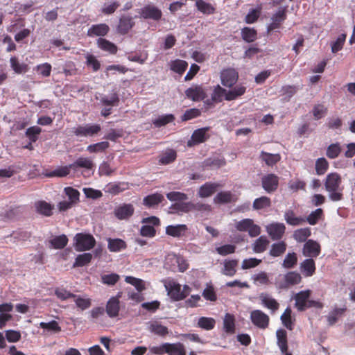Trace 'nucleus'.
<instances>
[{
	"instance_id": "nucleus-1",
	"label": "nucleus",
	"mask_w": 355,
	"mask_h": 355,
	"mask_svg": "<svg viewBox=\"0 0 355 355\" xmlns=\"http://www.w3.org/2000/svg\"><path fill=\"white\" fill-rule=\"evenodd\" d=\"M326 191L329 193V198L334 202L343 199V187L342 179L338 173H329L324 181Z\"/></svg>"
},
{
	"instance_id": "nucleus-2",
	"label": "nucleus",
	"mask_w": 355,
	"mask_h": 355,
	"mask_svg": "<svg viewBox=\"0 0 355 355\" xmlns=\"http://www.w3.org/2000/svg\"><path fill=\"white\" fill-rule=\"evenodd\" d=\"M246 92V87L242 84L237 85L233 89L226 90L219 85L214 87L211 94L212 99L215 103H220L223 101V97L227 101L236 100L239 97L243 96Z\"/></svg>"
},
{
	"instance_id": "nucleus-3",
	"label": "nucleus",
	"mask_w": 355,
	"mask_h": 355,
	"mask_svg": "<svg viewBox=\"0 0 355 355\" xmlns=\"http://www.w3.org/2000/svg\"><path fill=\"white\" fill-rule=\"evenodd\" d=\"M168 295L175 302L184 300L191 293V288L188 285L182 286L175 282L170 280L164 284Z\"/></svg>"
},
{
	"instance_id": "nucleus-4",
	"label": "nucleus",
	"mask_w": 355,
	"mask_h": 355,
	"mask_svg": "<svg viewBox=\"0 0 355 355\" xmlns=\"http://www.w3.org/2000/svg\"><path fill=\"white\" fill-rule=\"evenodd\" d=\"M74 246L77 251L83 252L92 249L96 245V239L91 234L78 233L74 236Z\"/></svg>"
},
{
	"instance_id": "nucleus-5",
	"label": "nucleus",
	"mask_w": 355,
	"mask_h": 355,
	"mask_svg": "<svg viewBox=\"0 0 355 355\" xmlns=\"http://www.w3.org/2000/svg\"><path fill=\"white\" fill-rule=\"evenodd\" d=\"M235 227L239 232H248L250 237H256L261 234V227L250 218H245L236 222Z\"/></svg>"
},
{
	"instance_id": "nucleus-6",
	"label": "nucleus",
	"mask_w": 355,
	"mask_h": 355,
	"mask_svg": "<svg viewBox=\"0 0 355 355\" xmlns=\"http://www.w3.org/2000/svg\"><path fill=\"white\" fill-rule=\"evenodd\" d=\"M101 130L98 124H86L73 128L72 132L78 137H87L97 135Z\"/></svg>"
},
{
	"instance_id": "nucleus-7",
	"label": "nucleus",
	"mask_w": 355,
	"mask_h": 355,
	"mask_svg": "<svg viewBox=\"0 0 355 355\" xmlns=\"http://www.w3.org/2000/svg\"><path fill=\"white\" fill-rule=\"evenodd\" d=\"M220 78L223 86L231 88L238 81L239 73L235 69L229 67L221 71Z\"/></svg>"
},
{
	"instance_id": "nucleus-8",
	"label": "nucleus",
	"mask_w": 355,
	"mask_h": 355,
	"mask_svg": "<svg viewBox=\"0 0 355 355\" xmlns=\"http://www.w3.org/2000/svg\"><path fill=\"white\" fill-rule=\"evenodd\" d=\"M250 320L252 324L262 329H266L269 325V316L261 310H254L250 313Z\"/></svg>"
},
{
	"instance_id": "nucleus-9",
	"label": "nucleus",
	"mask_w": 355,
	"mask_h": 355,
	"mask_svg": "<svg viewBox=\"0 0 355 355\" xmlns=\"http://www.w3.org/2000/svg\"><path fill=\"white\" fill-rule=\"evenodd\" d=\"M279 181V178L277 175L266 174L261 178V186L268 193H271L277 189Z\"/></svg>"
},
{
	"instance_id": "nucleus-10",
	"label": "nucleus",
	"mask_w": 355,
	"mask_h": 355,
	"mask_svg": "<svg viewBox=\"0 0 355 355\" xmlns=\"http://www.w3.org/2000/svg\"><path fill=\"white\" fill-rule=\"evenodd\" d=\"M302 281V277L300 273L295 271L288 272L284 276V281L277 282V287L280 289H286L291 286L298 284Z\"/></svg>"
},
{
	"instance_id": "nucleus-11",
	"label": "nucleus",
	"mask_w": 355,
	"mask_h": 355,
	"mask_svg": "<svg viewBox=\"0 0 355 355\" xmlns=\"http://www.w3.org/2000/svg\"><path fill=\"white\" fill-rule=\"evenodd\" d=\"M321 252V246L317 241L309 239L306 241L302 248V254L309 258H316Z\"/></svg>"
},
{
	"instance_id": "nucleus-12",
	"label": "nucleus",
	"mask_w": 355,
	"mask_h": 355,
	"mask_svg": "<svg viewBox=\"0 0 355 355\" xmlns=\"http://www.w3.org/2000/svg\"><path fill=\"white\" fill-rule=\"evenodd\" d=\"M135 213V207L130 203H123L114 209V214L119 220H128Z\"/></svg>"
},
{
	"instance_id": "nucleus-13",
	"label": "nucleus",
	"mask_w": 355,
	"mask_h": 355,
	"mask_svg": "<svg viewBox=\"0 0 355 355\" xmlns=\"http://www.w3.org/2000/svg\"><path fill=\"white\" fill-rule=\"evenodd\" d=\"M141 17L145 19H153L158 21L162 16V11L155 6L146 5L141 8L139 11Z\"/></svg>"
},
{
	"instance_id": "nucleus-14",
	"label": "nucleus",
	"mask_w": 355,
	"mask_h": 355,
	"mask_svg": "<svg viewBox=\"0 0 355 355\" xmlns=\"http://www.w3.org/2000/svg\"><path fill=\"white\" fill-rule=\"evenodd\" d=\"M286 230V227L284 223H273L266 226V232L273 241L280 240Z\"/></svg>"
},
{
	"instance_id": "nucleus-15",
	"label": "nucleus",
	"mask_w": 355,
	"mask_h": 355,
	"mask_svg": "<svg viewBox=\"0 0 355 355\" xmlns=\"http://www.w3.org/2000/svg\"><path fill=\"white\" fill-rule=\"evenodd\" d=\"M209 130V127H205L194 130L191 135V140L187 143L188 146H192L193 145L206 141L209 138V135L207 134Z\"/></svg>"
},
{
	"instance_id": "nucleus-16",
	"label": "nucleus",
	"mask_w": 355,
	"mask_h": 355,
	"mask_svg": "<svg viewBox=\"0 0 355 355\" xmlns=\"http://www.w3.org/2000/svg\"><path fill=\"white\" fill-rule=\"evenodd\" d=\"M286 19V13L285 9H281L276 12L271 17L272 22L267 27L268 33L280 28Z\"/></svg>"
},
{
	"instance_id": "nucleus-17",
	"label": "nucleus",
	"mask_w": 355,
	"mask_h": 355,
	"mask_svg": "<svg viewBox=\"0 0 355 355\" xmlns=\"http://www.w3.org/2000/svg\"><path fill=\"white\" fill-rule=\"evenodd\" d=\"M185 95L193 101H200L207 96L205 89L201 85H194L185 91Z\"/></svg>"
},
{
	"instance_id": "nucleus-18",
	"label": "nucleus",
	"mask_w": 355,
	"mask_h": 355,
	"mask_svg": "<svg viewBox=\"0 0 355 355\" xmlns=\"http://www.w3.org/2000/svg\"><path fill=\"white\" fill-rule=\"evenodd\" d=\"M311 291L309 289L300 291L296 293L294 300L295 301V306L299 311H304L306 310V304L308 299L310 298Z\"/></svg>"
},
{
	"instance_id": "nucleus-19",
	"label": "nucleus",
	"mask_w": 355,
	"mask_h": 355,
	"mask_svg": "<svg viewBox=\"0 0 355 355\" xmlns=\"http://www.w3.org/2000/svg\"><path fill=\"white\" fill-rule=\"evenodd\" d=\"M135 26V22L132 17L129 15H122L119 18V24L116 27V31L121 35H125Z\"/></svg>"
},
{
	"instance_id": "nucleus-20",
	"label": "nucleus",
	"mask_w": 355,
	"mask_h": 355,
	"mask_svg": "<svg viewBox=\"0 0 355 355\" xmlns=\"http://www.w3.org/2000/svg\"><path fill=\"white\" fill-rule=\"evenodd\" d=\"M222 187L217 182H208L200 187L198 195L200 198H208L216 193L217 189Z\"/></svg>"
},
{
	"instance_id": "nucleus-21",
	"label": "nucleus",
	"mask_w": 355,
	"mask_h": 355,
	"mask_svg": "<svg viewBox=\"0 0 355 355\" xmlns=\"http://www.w3.org/2000/svg\"><path fill=\"white\" fill-rule=\"evenodd\" d=\"M110 31V27L106 24H94L87 30V35L90 37H104Z\"/></svg>"
},
{
	"instance_id": "nucleus-22",
	"label": "nucleus",
	"mask_w": 355,
	"mask_h": 355,
	"mask_svg": "<svg viewBox=\"0 0 355 355\" xmlns=\"http://www.w3.org/2000/svg\"><path fill=\"white\" fill-rule=\"evenodd\" d=\"M238 200L236 195L233 194L230 191L218 192L214 198L216 204H227L235 202Z\"/></svg>"
},
{
	"instance_id": "nucleus-23",
	"label": "nucleus",
	"mask_w": 355,
	"mask_h": 355,
	"mask_svg": "<svg viewBox=\"0 0 355 355\" xmlns=\"http://www.w3.org/2000/svg\"><path fill=\"white\" fill-rule=\"evenodd\" d=\"M165 353L168 355H187L184 345L181 343H164Z\"/></svg>"
},
{
	"instance_id": "nucleus-24",
	"label": "nucleus",
	"mask_w": 355,
	"mask_h": 355,
	"mask_svg": "<svg viewBox=\"0 0 355 355\" xmlns=\"http://www.w3.org/2000/svg\"><path fill=\"white\" fill-rule=\"evenodd\" d=\"M300 270L305 277L313 276L316 270L315 263L313 259L308 258L304 259L300 265Z\"/></svg>"
},
{
	"instance_id": "nucleus-25",
	"label": "nucleus",
	"mask_w": 355,
	"mask_h": 355,
	"mask_svg": "<svg viewBox=\"0 0 355 355\" xmlns=\"http://www.w3.org/2000/svg\"><path fill=\"white\" fill-rule=\"evenodd\" d=\"M69 167L73 171H77L78 168H85L87 170H92L94 167L93 161L89 157H78L75 162L69 164Z\"/></svg>"
},
{
	"instance_id": "nucleus-26",
	"label": "nucleus",
	"mask_w": 355,
	"mask_h": 355,
	"mask_svg": "<svg viewBox=\"0 0 355 355\" xmlns=\"http://www.w3.org/2000/svg\"><path fill=\"white\" fill-rule=\"evenodd\" d=\"M203 167L207 169L219 168L226 164L225 159L221 156H213L204 160Z\"/></svg>"
},
{
	"instance_id": "nucleus-27",
	"label": "nucleus",
	"mask_w": 355,
	"mask_h": 355,
	"mask_svg": "<svg viewBox=\"0 0 355 355\" xmlns=\"http://www.w3.org/2000/svg\"><path fill=\"white\" fill-rule=\"evenodd\" d=\"M164 200V196L159 193L148 195L143 199V205L148 208H154Z\"/></svg>"
},
{
	"instance_id": "nucleus-28",
	"label": "nucleus",
	"mask_w": 355,
	"mask_h": 355,
	"mask_svg": "<svg viewBox=\"0 0 355 355\" xmlns=\"http://www.w3.org/2000/svg\"><path fill=\"white\" fill-rule=\"evenodd\" d=\"M36 211L44 216H51L53 215V206L44 200H39L35 202Z\"/></svg>"
},
{
	"instance_id": "nucleus-29",
	"label": "nucleus",
	"mask_w": 355,
	"mask_h": 355,
	"mask_svg": "<svg viewBox=\"0 0 355 355\" xmlns=\"http://www.w3.org/2000/svg\"><path fill=\"white\" fill-rule=\"evenodd\" d=\"M176 158V151L173 149L168 148L159 155L158 162L162 165H167L175 162Z\"/></svg>"
},
{
	"instance_id": "nucleus-30",
	"label": "nucleus",
	"mask_w": 355,
	"mask_h": 355,
	"mask_svg": "<svg viewBox=\"0 0 355 355\" xmlns=\"http://www.w3.org/2000/svg\"><path fill=\"white\" fill-rule=\"evenodd\" d=\"M187 230L188 227L184 224L168 225L166 227V234L173 237H180L184 236Z\"/></svg>"
},
{
	"instance_id": "nucleus-31",
	"label": "nucleus",
	"mask_w": 355,
	"mask_h": 355,
	"mask_svg": "<svg viewBox=\"0 0 355 355\" xmlns=\"http://www.w3.org/2000/svg\"><path fill=\"white\" fill-rule=\"evenodd\" d=\"M107 248L112 252H118L127 248V244L125 241L121 239L108 238Z\"/></svg>"
},
{
	"instance_id": "nucleus-32",
	"label": "nucleus",
	"mask_w": 355,
	"mask_h": 355,
	"mask_svg": "<svg viewBox=\"0 0 355 355\" xmlns=\"http://www.w3.org/2000/svg\"><path fill=\"white\" fill-rule=\"evenodd\" d=\"M120 311V302L115 298H110L105 306V311L110 318H116Z\"/></svg>"
},
{
	"instance_id": "nucleus-33",
	"label": "nucleus",
	"mask_w": 355,
	"mask_h": 355,
	"mask_svg": "<svg viewBox=\"0 0 355 355\" xmlns=\"http://www.w3.org/2000/svg\"><path fill=\"white\" fill-rule=\"evenodd\" d=\"M261 304L268 309L271 310L272 312H275L279 307V303L277 300L271 297L267 293H261L259 296Z\"/></svg>"
},
{
	"instance_id": "nucleus-34",
	"label": "nucleus",
	"mask_w": 355,
	"mask_h": 355,
	"mask_svg": "<svg viewBox=\"0 0 355 355\" xmlns=\"http://www.w3.org/2000/svg\"><path fill=\"white\" fill-rule=\"evenodd\" d=\"M106 188V192H108L112 195H117L119 193L129 189L130 184L128 182H113L108 184Z\"/></svg>"
},
{
	"instance_id": "nucleus-35",
	"label": "nucleus",
	"mask_w": 355,
	"mask_h": 355,
	"mask_svg": "<svg viewBox=\"0 0 355 355\" xmlns=\"http://www.w3.org/2000/svg\"><path fill=\"white\" fill-rule=\"evenodd\" d=\"M97 46L101 50L108 52L110 54H116L118 51V47L116 44L102 37L97 40Z\"/></svg>"
},
{
	"instance_id": "nucleus-36",
	"label": "nucleus",
	"mask_w": 355,
	"mask_h": 355,
	"mask_svg": "<svg viewBox=\"0 0 355 355\" xmlns=\"http://www.w3.org/2000/svg\"><path fill=\"white\" fill-rule=\"evenodd\" d=\"M277 344L281 352H286L288 350L287 332L283 329H279L276 331Z\"/></svg>"
},
{
	"instance_id": "nucleus-37",
	"label": "nucleus",
	"mask_w": 355,
	"mask_h": 355,
	"mask_svg": "<svg viewBox=\"0 0 355 355\" xmlns=\"http://www.w3.org/2000/svg\"><path fill=\"white\" fill-rule=\"evenodd\" d=\"M223 329L227 334L235 332V317L234 315L227 313L223 319Z\"/></svg>"
},
{
	"instance_id": "nucleus-38",
	"label": "nucleus",
	"mask_w": 355,
	"mask_h": 355,
	"mask_svg": "<svg viewBox=\"0 0 355 355\" xmlns=\"http://www.w3.org/2000/svg\"><path fill=\"white\" fill-rule=\"evenodd\" d=\"M287 245L284 241L275 243L271 245L269 254L273 257L282 256L286 250Z\"/></svg>"
},
{
	"instance_id": "nucleus-39",
	"label": "nucleus",
	"mask_w": 355,
	"mask_h": 355,
	"mask_svg": "<svg viewBox=\"0 0 355 355\" xmlns=\"http://www.w3.org/2000/svg\"><path fill=\"white\" fill-rule=\"evenodd\" d=\"M10 63L11 68L16 73H24L28 71V64L19 62L18 58L15 56L10 58Z\"/></svg>"
},
{
	"instance_id": "nucleus-40",
	"label": "nucleus",
	"mask_w": 355,
	"mask_h": 355,
	"mask_svg": "<svg viewBox=\"0 0 355 355\" xmlns=\"http://www.w3.org/2000/svg\"><path fill=\"white\" fill-rule=\"evenodd\" d=\"M238 266V260H226L224 262L223 274L226 276L232 277L236 272V267Z\"/></svg>"
},
{
	"instance_id": "nucleus-41",
	"label": "nucleus",
	"mask_w": 355,
	"mask_h": 355,
	"mask_svg": "<svg viewBox=\"0 0 355 355\" xmlns=\"http://www.w3.org/2000/svg\"><path fill=\"white\" fill-rule=\"evenodd\" d=\"M170 213L177 214L179 212L188 213L191 211V202H175L171 205Z\"/></svg>"
},
{
	"instance_id": "nucleus-42",
	"label": "nucleus",
	"mask_w": 355,
	"mask_h": 355,
	"mask_svg": "<svg viewBox=\"0 0 355 355\" xmlns=\"http://www.w3.org/2000/svg\"><path fill=\"white\" fill-rule=\"evenodd\" d=\"M269 243L266 237L263 236H260L252 244L253 251L256 253L263 252L267 249Z\"/></svg>"
},
{
	"instance_id": "nucleus-43",
	"label": "nucleus",
	"mask_w": 355,
	"mask_h": 355,
	"mask_svg": "<svg viewBox=\"0 0 355 355\" xmlns=\"http://www.w3.org/2000/svg\"><path fill=\"white\" fill-rule=\"evenodd\" d=\"M260 158L268 166H273L280 160L281 156L277 153L272 154L265 151H261L260 154Z\"/></svg>"
},
{
	"instance_id": "nucleus-44",
	"label": "nucleus",
	"mask_w": 355,
	"mask_h": 355,
	"mask_svg": "<svg viewBox=\"0 0 355 355\" xmlns=\"http://www.w3.org/2000/svg\"><path fill=\"white\" fill-rule=\"evenodd\" d=\"M286 222L291 225L297 226L305 222V220L300 217H297L292 210H288L284 214Z\"/></svg>"
},
{
	"instance_id": "nucleus-45",
	"label": "nucleus",
	"mask_w": 355,
	"mask_h": 355,
	"mask_svg": "<svg viewBox=\"0 0 355 355\" xmlns=\"http://www.w3.org/2000/svg\"><path fill=\"white\" fill-rule=\"evenodd\" d=\"M257 33L253 28L244 27L241 29L242 39L246 42H253L257 40Z\"/></svg>"
},
{
	"instance_id": "nucleus-46",
	"label": "nucleus",
	"mask_w": 355,
	"mask_h": 355,
	"mask_svg": "<svg viewBox=\"0 0 355 355\" xmlns=\"http://www.w3.org/2000/svg\"><path fill=\"white\" fill-rule=\"evenodd\" d=\"M216 320L213 318L200 317L198 321V327L205 330H211L215 327Z\"/></svg>"
},
{
	"instance_id": "nucleus-47",
	"label": "nucleus",
	"mask_w": 355,
	"mask_h": 355,
	"mask_svg": "<svg viewBox=\"0 0 355 355\" xmlns=\"http://www.w3.org/2000/svg\"><path fill=\"white\" fill-rule=\"evenodd\" d=\"M92 254L91 253H83L78 254L73 264V268L83 267L91 262Z\"/></svg>"
},
{
	"instance_id": "nucleus-48",
	"label": "nucleus",
	"mask_w": 355,
	"mask_h": 355,
	"mask_svg": "<svg viewBox=\"0 0 355 355\" xmlns=\"http://www.w3.org/2000/svg\"><path fill=\"white\" fill-rule=\"evenodd\" d=\"M270 205V198L267 196H261L254 200L252 207L254 210H260L269 207Z\"/></svg>"
},
{
	"instance_id": "nucleus-49",
	"label": "nucleus",
	"mask_w": 355,
	"mask_h": 355,
	"mask_svg": "<svg viewBox=\"0 0 355 355\" xmlns=\"http://www.w3.org/2000/svg\"><path fill=\"white\" fill-rule=\"evenodd\" d=\"M311 234L309 227L300 228L294 232L293 238L297 242H304L306 241L307 238L311 236Z\"/></svg>"
},
{
	"instance_id": "nucleus-50",
	"label": "nucleus",
	"mask_w": 355,
	"mask_h": 355,
	"mask_svg": "<svg viewBox=\"0 0 355 355\" xmlns=\"http://www.w3.org/2000/svg\"><path fill=\"white\" fill-rule=\"evenodd\" d=\"M110 147L108 141H101L89 145L87 150L90 153H97L105 152Z\"/></svg>"
},
{
	"instance_id": "nucleus-51",
	"label": "nucleus",
	"mask_w": 355,
	"mask_h": 355,
	"mask_svg": "<svg viewBox=\"0 0 355 355\" xmlns=\"http://www.w3.org/2000/svg\"><path fill=\"white\" fill-rule=\"evenodd\" d=\"M347 308H335L333 311H331L327 316L328 324L330 326L334 325L338 320V317L343 315V313L346 311Z\"/></svg>"
},
{
	"instance_id": "nucleus-52",
	"label": "nucleus",
	"mask_w": 355,
	"mask_h": 355,
	"mask_svg": "<svg viewBox=\"0 0 355 355\" xmlns=\"http://www.w3.org/2000/svg\"><path fill=\"white\" fill-rule=\"evenodd\" d=\"M297 263V255L295 252H289L285 257L282 266L286 269L294 268Z\"/></svg>"
},
{
	"instance_id": "nucleus-53",
	"label": "nucleus",
	"mask_w": 355,
	"mask_h": 355,
	"mask_svg": "<svg viewBox=\"0 0 355 355\" xmlns=\"http://www.w3.org/2000/svg\"><path fill=\"white\" fill-rule=\"evenodd\" d=\"M196 6L199 11L206 15H211L215 12V8L209 3L203 0H196Z\"/></svg>"
},
{
	"instance_id": "nucleus-54",
	"label": "nucleus",
	"mask_w": 355,
	"mask_h": 355,
	"mask_svg": "<svg viewBox=\"0 0 355 355\" xmlns=\"http://www.w3.org/2000/svg\"><path fill=\"white\" fill-rule=\"evenodd\" d=\"M188 67V63L182 60L177 59L171 63V69L179 74L183 73Z\"/></svg>"
},
{
	"instance_id": "nucleus-55",
	"label": "nucleus",
	"mask_w": 355,
	"mask_h": 355,
	"mask_svg": "<svg viewBox=\"0 0 355 355\" xmlns=\"http://www.w3.org/2000/svg\"><path fill=\"white\" fill-rule=\"evenodd\" d=\"M50 243L55 249H62L68 243V239L66 235L57 236L50 241Z\"/></svg>"
},
{
	"instance_id": "nucleus-56",
	"label": "nucleus",
	"mask_w": 355,
	"mask_h": 355,
	"mask_svg": "<svg viewBox=\"0 0 355 355\" xmlns=\"http://www.w3.org/2000/svg\"><path fill=\"white\" fill-rule=\"evenodd\" d=\"M175 120V116L172 114L159 116L157 119L153 121L155 127L159 128L164 126Z\"/></svg>"
},
{
	"instance_id": "nucleus-57",
	"label": "nucleus",
	"mask_w": 355,
	"mask_h": 355,
	"mask_svg": "<svg viewBox=\"0 0 355 355\" xmlns=\"http://www.w3.org/2000/svg\"><path fill=\"white\" fill-rule=\"evenodd\" d=\"M329 168V162L324 157H320L315 161V171L317 175H324Z\"/></svg>"
},
{
	"instance_id": "nucleus-58",
	"label": "nucleus",
	"mask_w": 355,
	"mask_h": 355,
	"mask_svg": "<svg viewBox=\"0 0 355 355\" xmlns=\"http://www.w3.org/2000/svg\"><path fill=\"white\" fill-rule=\"evenodd\" d=\"M340 144L336 143L329 145L326 150V155L329 159H335L338 157L341 152Z\"/></svg>"
},
{
	"instance_id": "nucleus-59",
	"label": "nucleus",
	"mask_w": 355,
	"mask_h": 355,
	"mask_svg": "<svg viewBox=\"0 0 355 355\" xmlns=\"http://www.w3.org/2000/svg\"><path fill=\"white\" fill-rule=\"evenodd\" d=\"M72 170L71 167H69V164L64 166H60L57 169L51 171L46 174L47 177H66L70 173V171Z\"/></svg>"
},
{
	"instance_id": "nucleus-60",
	"label": "nucleus",
	"mask_w": 355,
	"mask_h": 355,
	"mask_svg": "<svg viewBox=\"0 0 355 355\" xmlns=\"http://www.w3.org/2000/svg\"><path fill=\"white\" fill-rule=\"evenodd\" d=\"M323 216V210L321 208L312 211L306 218V221L311 225H316Z\"/></svg>"
},
{
	"instance_id": "nucleus-61",
	"label": "nucleus",
	"mask_w": 355,
	"mask_h": 355,
	"mask_svg": "<svg viewBox=\"0 0 355 355\" xmlns=\"http://www.w3.org/2000/svg\"><path fill=\"white\" fill-rule=\"evenodd\" d=\"M125 282L134 286L139 292H141L146 288L144 282L141 279L132 276H127L125 278Z\"/></svg>"
},
{
	"instance_id": "nucleus-62",
	"label": "nucleus",
	"mask_w": 355,
	"mask_h": 355,
	"mask_svg": "<svg viewBox=\"0 0 355 355\" xmlns=\"http://www.w3.org/2000/svg\"><path fill=\"white\" fill-rule=\"evenodd\" d=\"M149 329L151 332L161 336H164L168 334V328L157 322L152 323Z\"/></svg>"
},
{
	"instance_id": "nucleus-63",
	"label": "nucleus",
	"mask_w": 355,
	"mask_h": 355,
	"mask_svg": "<svg viewBox=\"0 0 355 355\" xmlns=\"http://www.w3.org/2000/svg\"><path fill=\"white\" fill-rule=\"evenodd\" d=\"M40 327L43 329H46L49 331L58 333L61 331V327L58 322L55 320H51L49 322H42L40 323Z\"/></svg>"
},
{
	"instance_id": "nucleus-64",
	"label": "nucleus",
	"mask_w": 355,
	"mask_h": 355,
	"mask_svg": "<svg viewBox=\"0 0 355 355\" xmlns=\"http://www.w3.org/2000/svg\"><path fill=\"white\" fill-rule=\"evenodd\" d=\"M283 324L289 330L293 329V322L291 318V309L287 308L281 316Z\"/></svg>"
}]
</instances>
